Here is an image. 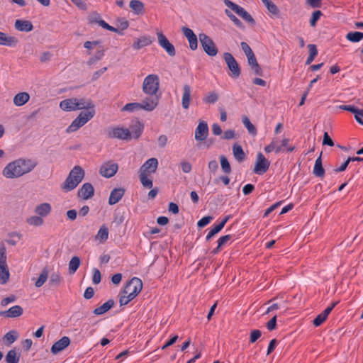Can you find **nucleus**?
<instances>
[{
  "instance_id": "1",
  "label": "nucleus",
  "mask_w": 363,
  "mask_h": 363,
  "mask_svg": "<svg viewBox=\"0 0 363 363\" xmlns=\"http://www.w3.org/2000/svg\"><path fill=\"white\" fill-rule=\"evenodd\" d=\"M37 164V162L30 159L20 158L9 162L4 168L3 174L9 179L18 178L31 172Z\"/></svg>"
},
{
  "instance_id": "2",
  "label": "nucleus",
  "mask_w": 363,
  "mask_h": 363,
  "mask_svg": "<svg viewBox=\"0 0 363 363\" xmlns=\"http://www.w3.org/2000/svg\"><path fill=\"white\" fill-rule=\"evenodd\" d=\"M84 172L80 166H75L70 172L69 177L65 181L62 189L65 191H69L82 182Z\"/></svg>"
},
{
  "instance_id": "3",
  "label": "nucleus",
  "mask_w": 363,
  "mask_h": 363,
  "mask_svg": "<svg viewBox=\"0 0 363 363\" xmlns=\"http://www.w3.org/2000/svg\"><path fill=\"white\" fill-rule=\"evenodd\" d=\"M95 115V110L82 111L79 116L72 121L71 125L67 128V133H72L77 130L79 128L85 125Z\"/></svg>"
},
{
  "instance_id": "4",
  "label": "nucleus",
  "mask_w": 363,
  "mask_h": 363,
  "mask_svg": "<svg viewBox=\"0 0 363 363\" xmlns=\"http://www.w3.org/2000/svg\"><path fill=\"white\" fill-rule=\"evenodd\" d=\"M160 87V79L157 74H149L143 84V91L150 96L155 95Z\"/></svg>"
},
{
  "instance_id": "5",
  "label": "nucleus",
  "mask_w": 363,
  "mask_h": 363,
  "mask_svg": "<svg viewBox=\"0 0 363 363\" xmlns=\"http://www.w3.org/2000/svg\"><path fill=\"white\" fill-rule=\"evenodd\" d=\"M143 289V282L138 277H133L124 286L122 291L135 298Z\"/></svg>"
},
{
  "instance_id": "6",
  "label": "nucleus",
  "mask_w": 363,
  "mask_h": 363,
  "mask_svg": "<svg viewBox=\"0 0 363 363\" xmlns=\"http://www.w3.org/2000/svg\"><path fill=\"white\" fill-rule=\"evenodd\" d=\"M199 37L204 52L209 56H216L218 50L213 40L205 33H200Z\"/></svg>"
},
{
  "instance_id": "7",
  "label": "nucleus",
  "mask_w": 363,
  "mask_h": 363,
  "mask_svg": "<svg viewBox=\"0 0 363 363\" xmlns=\"http://www.w3.org/2000/svg\"><path fill=\"white\" fill-rule=\"evenodd\" d=\"M223 59L226 62L228 69L231 72V74H230V77L235 79L238 78L240 76L241 69L239 64L233 55L230 52H225L223 54Z\"/></svg>"
},
{
  "instance_id": "8",
  "label": "nucleus",
  "mask_w": 363,
  "mask_h": 363,
  "mask_svg": "<svg viewBox=\"0 0 363 363\" xmlns=\"http://www.w3.org/2000/svg\"><path fill=\"white\" fill-rule=\"evenodd\" d=\"M270 166V162L263 155L262 153L259 152L257 155L256 163L253 172L259 175H262L267 172Z\"/></svg>"
},
{
  "instance_id": "9",
  "label": "nucleus",
  "mask_w": 363,
  "mask_h": 363,
  "mask_svg": "<svg viewBox=\"0 0 363 363\" xmlns=\"http://www.w3.org/2000/svg\"><path fill=\"white\" fill-rule=\"evenodd\" d=\"M118 169V164L108 161L101 166L99 173L104 177L111 178L116 174Z\"/></svg>"
},
{
  "instance_id": "10",
  "label": "nucleus",
  "mask_w": 363,
  "mask_h": 363,
  "mask_svg": "<svg viewBox=\"0 0 363 363\" xmlns=\"http://www.w3.org/2000/svg\"><path fill=\"white\" fill-rule=\"evenodd\" d=\"M108 136L112 138L129 140L131 139V133L129 129L116 127L111 129L108 133Z\"/></svg>"
},
{
  "instance_id": "11",
  "label": "nucleus",
  "mask_w": 363,
  "mask_h": 363,
  "mask_svg": "<svg viewBox=\"0 0 363 363\" xmlns=\"http://www.w3.org/2000/svg\"><path fill=\"white\" fill-rule=\"evenodd\" d=\"M157 35L160 45L166 50L169 56H174L176 55L174 46L162 32H157Z\"/></svg>"
},
{
  "instance_id": "12",
  "label": "nucleus",
  "mask_w": 363,
  "mask_h": 363,
  "mask_svg": "<svg viewBox=\"0 0 363 363\" xmlns=\"http://www.w3.org/2000/svg\"><path fill=\"white\" fill-rule=\"evenodd\" d=\"M6 250L4 244L0 245V270L4 273V281L9 280V271L6 264Z\"/></svg>"
},
{
  "instance_id": "13",
  "label": "nucleus",
  "mask_w": 363,
  "mask_h": 363,
  "mask_svg": "<svg viewBox=\"0 0 363 363\" xmlns=\"http://www.w3.org/2000/svg\"><path fill=\"white\" fill-rule=\"evenodd\" d=\"M208 135V124L205 121H201L195 130V139L197 141L205 140Z\"/></svg>"
},
{
  "instance_id": "14",
  "label": "nucleus",
  "mask_w": 363,
  "mask_h": 363,
  "mask_svg": "<svg viewBox=\"0 0 363 363\" xmlns=\"http://www.w3.org/2000/svg\"><path fill=\"white\" fill-rule=\"evenodd\" d=\"M70 344V339L69 337L64 336L58 341L55 342L51 347L50 351L53 354H57L60 352L64 350Z\"/></svg>"
},
{
  "instance_id": "15",
  "label": "nucleus",
  "mask_w": 363,
  "mask_h": 363,
  "mask_svg": "<svg viewBox=\"0 0 363 363\" xmlns=\"http://www.w3.org/2000/svg\"><path fill=\"white\" fill-rule=\"evenodd\" d=\"M23 313V309L20 306H14L6 311H0V316L7 318H17L21 316Z\"/></svg>"
},
{
  "instance_id": "16",
  "label": "nucleus",
  "mask_w": 363,
  "mask_h": 363,
  "mask_svg": "<svg viewBox=\"0 0 363 363\" xmlns=\"http://www.w3.org/2000/svg\"><path fill=\"white\" fill-rule=\"evenodd\" d=\"M158 165V161L156 158L147 160L140 167V172L146 174L154 173L156 172Z\"/></svg>"
},
{
  "instance_id": "17",
  "label": "nucleus",
  "mask_w": 363,
  "mask_h": 363,
  "mask_svg": "<svg viewBox=\"0 0 363 363\" xmlns=\"http://www.w3.org/2000/svg\"><path fill=\"white\" fill-rule=\"evenodd\" d=\"M182 31L189 41L190 49L195 50L198 47V40L196 35L194 34L191 29L186 27H183Z\"/></svg>"
},
{
  "instance_id": "18",
  "label": "nucleus",
  "mask_w": 363,
  "mask_h": 363,
  "mask_svg": "<svg viewBox=\"0 0 363 363\" xmlns=\"http://www.w3.org/2000/svg\"><path fill=\"white\" fill-rule=\"evenodd\" d=\"M94 193V189L91 184L85 183L82 185L80 189L78 191V195L79 197L82 198L84 200L89 199L93 196Z\"/></svg>"
},
{
  "instance_id": "19",
  "label": "nucleus",
  "mask_w": 363,
  "mask_h": 363,
  "mask_svg": "<svg viewBox=\"0 0 363 363\" xmlns=\"http://www.w3.org/2000/svg\"><path fill=\"white\" fill-rule=\"evenodd\" d=\"M140 104L142 105V109L145 110L147 111H152L157 107L158 104V99L156 96H154L153 95L147 97Z\"/></svg>"
},
{
  "instance_id": "20",
  "label": "nucleus",
  "mask_w": 363,
  "mask_h": 363,
  "mask_svg": "<svg viewBox=\"0 0 363 363\" xmlns=\"http://www.w3.org/2000/svg\"><path fill=\"white\" fill-rule=\"evenodd\" d=\"M77 105V98H70L67 99L62 101L60 103V107L61 109L65 111H75L78 108Z\"/></svg>"
},
{
  "instance_id": "21",
  "label": "nucleus",
  "mask_w": 363,
  "mask_h": 363,
  "mask_svg": "<svg viewBox=\"0 0 363 363\" xmlns=\"http://www.w3.org/2000/svg\"><path fill=\"white\" fill-rule=\"evenodd\" d=\"M125 189L123 188H115L113 189L108 199V203L110 205H114L117 203L124 196Z\"/></svg>"
},
{
  "instance_id": "22",
  "label": "nucleus",
  "mask_w": 363,
  "mask_h": 363,
  "mask_svg": "<svg viewBox=\"0 0 363 363\" xmlns=\"http://www.w3.org/2000/svg\"><path fill=\"white\" fill-rule=\"evenodd\" d=\"M18 39L14 36H9L0 31V45L6 46H15L18 43Z\"/></svg>"
},
{
  "instance_id": "23",
  "label": "nucleus",
  "mask_w": 363,
  "mask_h": 363,
  "mask_svg": "<svg viewBox=\"0 0 363 363\" xmlns=\"http://www.w3.org/2000/svg\"><path fill=\"white\" fill-rule=\"evenodd\" d=\"M15 28L19 31L29 32L33 29V26L30 21L16 20L15 22Z\"/></svg>"
},
{
  "instance_id": "24",
  "label": "nucleus",
  "mask_w": 363,
  "mask_h": 363,
  "mask_svg": "<svg viewBox=\"0 0 363 363\" xmlns=\"http://www.w3.org/2000/svg\"><path fill=\"white\" fill-rule=\"evenodd\" d=\"M191 87L188 84H185L183 87V96L182 100V107L184 109H188L190 106L191 101Z\"/></svg>"
},
{
  "instance_id": "25",
  "label": "nucleus",
  "mask_w": 363,
  "mask_h": 363,
  "mask_svg": "<svg viewBox=\"0 0 363 363\" xmlns=\"http://www.w3.org/2000/svg\"><path fill=\"white\" fill-rule=\"evenodd\" d=\"M131 130V133L134 138L138 139L140 137L143 129L144 124L138 120H136L133 122L132 125L130 127Z\"/></svg>"
},
{
  "instance_id": "26",
  "label": "nucleus",
  "mask_w": 363,
  "mask_h": 363,
  "mask_svg": "<svg viewBox=\"0 0 363 363\" xmlns=\"http://www.w3.org/2000/svg\"><path fill=\"white\" fill-rule=\"evenodd\" d=\"M339 108L341 110L347 111H350V112L354 113L356 121L361 125H363V121H361L359 118V116H363L362 110H360L358 108H357L354 106H350V105H340L339 106Z\"/></svg>"
},
{
  "instance_id": "27",
  "label": "nucleus",
  "mask_w": 363,
  "mask_h": 363,
  "mask_svg": "<svg viewBox=\"0 0 363 363\" xmlns=\"http://www.w3.org/2000/svg\"><path fill=\"white\" fill-rule=\"evenodd\" d=\"M321 156L322 152H320V156L316 159L315 162L313 174L318 177L323 178L325 176V169L323 167Z\"/></svg>"
},
{
  "instance_id": "28",
  "label": "nucleus",
  "mask_w": 363,
  "mask_h": 363,
  "mask_svg": "<svg viewBox=\"0 0 363 363\" xmlns=\"http://www.w3.org/2000/svg\"><path fill=\"white\" fill-rule=\"evenodd\" d=\"M115 305V301L113 299H109L101 306L96 308L93 313L96 315H103L109 311Z\"/></svg>"
},
{
  "instance_id": "29",
  "label": "nucleus",
  "mask_w": 363,
  "mask_h": 363,
  "mask_svg": "<svg viewBox=\"0 0 363 363\" xmlns=\"http://www.w3.org/2000/svg\"><path fill=\"white\" fill-rule=\"evenodd\" d=\"M233 154L236 160L239 162L244 161L246 158L245 153L240 145L237 143L233 146Z\"/></svg>"
},
{
  "instance_id": "30",
  "label": "nucleus",
  "mask_w": 363,
  "mask_h": 363,
  "mask_svg": "<svg viewBox=\"0 0 363 363\" xmlns=\"http://www.w3.org/2000/svg\"><path fill=\"white\" fill-rule=\"evenodd\" d=\"M30 99V96L27 92H20L13 98V104L17 106H21L26 104Z\"/></svg>"
},
{
  "instance_id": "31",
  "label": "nucleus",
  "mask_w": 363,
  "mask_h": 363,
  "mask_svg": "<svg viewBox=\"0 0 363 363\" xmlns=\"http://www.w3.org/2000/svg\"><path fill=\"white\" fill-rule=\"evenodd\" d=\"M234 12H235L238 16L242 17L247 22L252 25L255 23V21L252 16L239 5L237 6Z\"/></svg>"
},
{
  "instance_id": "32",
  "label": "nucleus",
  "mask_w": 363,
  "mask_h": 363,
  "mask_svg": "<svg viewBox=\"0 0 363 363\" xmlns=\"http://www.w3.org/2000/svg\"><path fill=\"white\" fill-rule=\"evenodd\" d=\"M78 107L77 110L80 109H86V111L94 110V104L91 99L86 100L84 99H77V105Z\"/></svg>"
},
{
  "instance_id": "33",
  "label": "nucleus",
  "mask_w": 363,
  "mask_h": 363,
  "mask_svg": "<svg viewBox=\"0 0 363 363\" xmlns=\"http://www.w3.org/2000/svg\"><path fill=\"white\" fill-rule=\"evenodd\" d=\"M152 42V40L150 37L143 36L134 41L133 47L136 50H139L145 46L150 45Z\"/></svg>"
},
{
  "instance_id": "34",
  "label": "nucleus",
  "mask_w": 363,
  "mask_h": 363,
  "mask_svg": "<svg viewBox=\"0 0 363 363\" xmlns=\"http://www.w3.org/2000/svg\"><path fill=\"white\" fill-rule=\"evenodd\" d=\"M129 6L134 13L137 15L143 14L144 13V4L139 0H131Z\"/></svg>"
},
{
  "instance_id": "35",
  "label": "nucleus",
  "mask_w": 363,
  "mask_h": 363,
  "mask_svg": "<svg viewBox=\"0 0 363 363\" xmlns=\"http://www.w3.org/2000/svg\"><path fill=\"white\" fill-rule=\"evenodd\" d=\"M51 211V206L48 203H43L36 206L35 212L42 217L48 216Z\"/></svg>"
},
{
  "instance_id": "36",
  "label": "nucleus",
  "mask_w": 363,
  "mask_h": 363,
  "mask_svg": "<svg viewBox=\"0 0 363 363\" xmlns=\"http://www.w3.org/2000/svg\"><path fill=\"white\" fill-rule=\"evenodd\" d=\"M49 270L47 267H44L40 273L38 280L35 281V286L41 287L47 281L48 277Z\"/></svg>"
},
{
  "instance_id": "37",
  "label": "nucleus",
  "mask_w": 363,
  "mask_h": 363,
  "mask_svg": "<svg viewBox=\"0 0 363 363\" xmlns=\"http://www.w3.org/2000/svg\"><path fill=\"white\" fill-rule=\"evenodd\" d=\"M346 39L352 43H358L363 39V33L359 31L349 32Z\"/></svg>"
},
{
  "instance_id": "38",
  "label": "nucleus",
  "mask_w": 363,
  "mask_h": 363,
  "mask_svg": "<svg viewBox=\"0 0 363 363\" xmlns=\"http://www.w3.org/2000/svg\"><path fill=\"white\" fill-rule=\"evenodd\" d=\"M80 265V259L77 256H74L69 262V272L74 274L78 269Z\"/></svg>"
},
{
  "instance_id": "39",
  "label": "nucleus",
  "mask_w": 363,
  "mask_h": 363,
  "mask_svg": "<svg viewBox=\"0 0 363 363\" xmlns=\"http://www.w3.org/2000/svg\"><path fill=\"white\" fill-rule=\"evenodd\" d=\"M20 356L17 354L15 349L9 350L6 355L7 363H18Z\"/></svg>"
},
{
  "instance_id": "40",
  "label": "nucleus",
  "mask_w": 363,
  "mask_h": 363,
  "mask_svg": "<svg viewBox=\"0 0 363 363\" xmlns=\"http://www.w3.org/2000/svg\"><path fill=\"white\" fill-rule=\"evenodd\" d=\"M104 52H105V50L104 49L97 50L96 52L95 55L94 56L91 57L87 60V62H86L87 65L89 66H91V65H94L99 60H101L102 57L104 56Z\"/></svg>"
},
{
  "instance_id": "41",
  "label": "nucleus",
  "mask_w": 363,
  "mask_h": 363,
  "mask_svg": "<svg viewBox=\"0 0 363 363\" xmlns=\"http://www.w3.org/2000/svg\"><path fill=\"white\" fill-rule=\"evenodd\" d=\"M220 166H221V169H222L223 172L225 174H230L232 171V169H231L230 164L228 159L226 158V157L224 155H220Z\"/></svg>"
},
{
  "instance_id": "42",
  "label": "nucleus",
  "mask_w": 363,
  "mask_h": 363,
  "mask_svg": "<svg viewBox=\"0 0 363 363\" xmlns=\"http://www.w3.org/2000/svg\"><path fill=\"white\" fill-rule=\"evenodd\" d=\"M108 229L105 225H103L98 231L96 238L100 240L101 242H105L108 239Z\"/></svg>"
},
{
  "instance_id": "43",
  "label": "nucleus",
  "mask_w": 363,
  "mask_h": 363,
  "mask_svg": "<svg viewBox=\"0 0 363 363\" xmlns=\"http://www.w3.org/2000/svg\"><path fill=\"white\" fill-rule=\"evenodd\" d=\"M142 109V105L140 103H129L125 104L122 108L121 111L133 112Z\"/></svg>"
},
{
  "instance_id": "44",
  "label": "nucleus",
  "mask_w": 363,
  "mask_h": 363,
  "mask_svg": "<svg viewBox=\"0 0 363 363\" xmlns=\"http://www.w3.org/2000/svg\"><path fill=\"white\" fill-rule=\"evenodd\" d=\"M147 174L144 172H140V181L144 187L150 189L152 187V180L147 178Z\"/></svg>"
},
{
  "instance_id": "45",
  "label": "nucleus",
  "mask_w": 363,
  "mask_h": 363,
  "mask_svg": "<svg viewBox=\"0 0 363 363\" xmlns=\"http://www.w3.org/2000/svg\"><path fill=\"white\" fill-rule=\"evenodd\" d=\"M62 280V278L59 273H53L50 277L49 285L51 286H58Z\"/></svg>"
},
{
  "instance_id": "46",
  "label": "nucleus",
  "mask_w": 363,
  "mask_h": 363,
  "mask_svg": "<svg viewBox=\"0 0 363 363\" xmlns=\"http://www.w3.org/2000/svg\"><path fill=\"white\" fill-rule=\"evenodd\" d=\"M242 123L245 125L250 133L252 135H256L257 129L247 116H244L242 118Z\"/></svg>"
},
{
  "instance_id": "47",
  "label": "nucleus",
  "mask_w": 363,
  "mask_h": 363,
  "mask_svg": "<svg viewBox=\"0 0 363 363\" xmlns=\"http://www.w3.org/2000/svg\"><path fill=\"white\" fill-rule=\"evenodd\" d=\"M218 99V94L216 91H211L203 98V101L206 104H215Z\"/></svg>"
},
{
  "instance_id": "48",
  "label": "nucleus",
  "mask_w": 363,
  "mask_h": 363,
  "mask_svg": "<svg viewBox=\"0 0 363 363\" xmlns=\"http://www.w3.org/2000/svg\"><path fill=\"white\" fill-rule=\"evenodd\" d=\"M225 13L228 16V17L234 23V24L240 28H244L245 26L243 23L239 20L234 14H233L228 9L225 10Z\"/></svg>"
},
{
  "instance_id": "49",
  "label": "nucleus",
  "mask_w": 363,
  "mask_h": 363,
  "mask_svg": "<svg viewBox=\"0 0 363 363\" xmlns=\"http://www.w3.org/2000/svg\"><path fill=\"white\" fill-rule=\"evenodd\" d=\"M134 298L128 294H123V291H121L119 294V303L121 306L127 305Z\"/></svg>"
},
{
  "instance_id": "50",
  "label": "nucleus",
  "mask_w": 363,
  "mask_h": 363,
  "mask_svg": "<svg viewBox=\"0 0 363 363\" xmlns=\"http://www.w3.org/2000/svg\"><path fill=\"white\" fill-rule=\"evenodd\" d=\"M27 223L34 226H40L43 223V219L37 216H31L27 218Z\"/></svg>"
},
{
  "instance_id": "51",
  "label": "nucleus",
  "mask_w": 363,
  "mask_h": 363,
  "mask_svg": "<svg viewBox=\"0 0 363 363\" xmlns=\"http://www.w3.org/2000/svg\"><path fill=\"white\" fill-rule=\"evenodd\" d=\"M100 26H101L103 28H105L108 30L118 33L120 35L123 34V32H121V30H119L118 27L115 28L113 26H111L108 25L106 21H101Z\"/></svg>"
},
{
  "instance_id": "52",
  "label": "nucleus",
  "mask_w": 363,
  "mask_h": 363,
  "mask_svg": "<svg viewBox=\"0 0 363 363\" xmlns=\"http://www.w3.org/2000/svg\"><path fill=\"white\" fill-rule=\"evenodd\" d=\"M323 15L321 11L317 10L312 13V16L310 19V24L314 27L316 25L317 21L319 20L320 16Z\"/></svg>"
},
{
  "instance_id": "53",
  "label": "nucleus",
  "mask_w": 363,
  "mask_h": 363,
  "mask_svg": "<svg viewBox=\"0 0 363 363\" xmlns=\"http://www.w3.org/2000/svg\"><path fill=\"white\" fill-rule=\"evenodd\" d=\"M101 21H104L101 19L100 15L96 12L91 13L89 16V23L90 24L98 23L100 26Z\"/></svg>"
},
{
  "instance_id": "54",
  "label": "nucleus",
  "mask_w": 363,
  "mask_h": 363,
  "mask_svg": "<svg viewBox=\"0 0 363 363\" xmlns=\"http://www.w3.org/2000/svg\"><path fill=\"white\" fill-rule=\"evenodd\" d=\"M262 335L259 330H253L250 333V343L255 342Z\"/></svg>"
},
{
  "instance_id": "55",
  "label": "nucleus",
  "mask_w": 363,
  "mask_h": 363,
  "mask_svg": "<svg viewBox=\"0 0 363 363\" xmlns=\"http://www.w3.org/2000/svg\"><path fill=\"white\" fill-rule=\"evenodd\" d=\"M265 6H266L267 10L272 14H274V15L279 14V10L278 7L272 1H270L269 3H267Z\"/></svg>"
},
{
  "instance_id": "56",
  "label": "nucleus",
  "mask_w": 363,
  "mask_h": 363,
  "mask_svg": "<svg viewBox=\"0 0 363 363\" xmlns=\"http://www.w3.org/2000/svg\"><path fill=\"white\" fill-rule=\"evenodd\" d=\"M16 332L14 330L9 331L7 333L4 337V339L9 343L11 344L16 340L17 337L14 335Z\"/></svg>"
},
{
  "instance_id": "57",
  "label": "nucleus",
  "mask_w": 363,
  "mask_h": 363,
  "mask_svg": "<svg viewBox=\"0 0 363 363\" xmlns=\"http://www.w3.org/2000/svg\"><path fill=\"white\" fill-rule=\"evenodd\" d=\"M213 220V217L211 216H204L197 223V225L199 228H203L208 225Z\"/></svg>"
},
{
  "instance_id": "58",
  "label": "nucleus",
  "mask_w": 363,
  "mask_h": 363,
  "mask_svg": "<svg viewBox=\"0 0 363 363\" xmlns=\"http://www.w3.org/2000/svg\"><path fill=\"white\" fill-rule=\"evenodd\" d=\"M129 26L128 21L124 18H119L118 19V27L121 32H123L124 30L127 29Z\"/></svg>"
},
{
  "instance_id": "59",
  "label": "nucleus",
  "mask_w": 363,
  "mask_h": 363,
  "mask_svg": "<svg viewBox=\"0 0 363 363\" xmlns=\"http://www.w3.org/2000/svg\"><path fill=\"white\" fill-rule=\"evenodd\" d=\"M323 145H328L330 147L334 146V142L328 135L327 132L324 133L323 138Z\"/></svg>"
},
{
  "instance_id": "60",
  "label": "nucleus",
  "mask_w": 363,
  "mask_h": 363,
  "mask_svg": "<svg viewBox=\"0 0 363 363\" xmlns=\"http://www.w3.org/2000/svg\"><path fill=\"white\" fill-rule=\"evenodd\" d=\"M16 297L15 295H13V294L10 295L9 296L6 297L1 300V306L5 307L9 303H10L11 302H14L16 301Z\"/></svg>"
},
{
  "instance_id": "61",
  "label": "nucleus",
  "mask_w": 363,
  "mask_h": 363,
  "mask_svg": "<svg viewBox=\"0 0 363 363\" xmlns=\"http://www.w3.org/2000/svg\"><path fill=\"white\" fill-rule=\"evenodd\" d=\"M101 274L100 271L97 269H94L93 277H92V281H93L94 284H98L101 282Z\"/></svg>"
},
{
  "instance_id": "62",
  "label": "nucleus",
  "mask_w": 363,
  "mask_h": 363,
  "mask_svg": "<svg viewBox=\"0 0 363 363\" xmlns=\"http://www.w3.org/2000/svg\"><path fill=\"white\" fill-rule=\"evenodd\" d=\"M327 318L323 315L322 313H320L317 317L313 320V323L315 326L320 325L323 322L325 321Z\"/></svg>"
},
{
  "instance_id": "63",
  "label": "nucleus",
  "mask_w": 363,
  "mask_h": 363,
  "mask_svg": "<svg viewBox=\"0 0 363 363\" xmlns=\"http://www.w3.org/2000/svg\"><path fill=\"white\" fill-rule=\"evenodd\" d=\"M277 327V315H274L267 323V328L269 330L272 331Z\"/></svg>"
},
{
  "instance_id": "64",
  "label": "nucleus",
  "mask_w": 363,
  "mask_h": 363,
  "mask_svg": "<svg viewBox=\"0 0 363 363\" xmlns=\"http://www.w3.org/2000/svg\"><path fill=\"white\" fill-rule=\"evenodd\" d=\"M232 236L230 235H225L222 237H220L218 240V247H221L223 245H224L226 242H228Z\"/></svg>"
}]
</instances>
